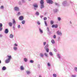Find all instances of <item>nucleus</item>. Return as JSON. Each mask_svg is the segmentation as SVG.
<instances>
[{
    "instance_id": "nucleus-51",
    "label": "nucleus",
    "mask_w": 77,
    "mask_h": 77,
    "mask_svg": "<svg viewBox=\"0 0 77 77\" xmlns=\"http://www.w3.org/2000/svg\"><path fill=\"white\" fill-rule=\"evenodd\" d=\"M54 38H56V35H54V36H53Z\"/></svg>"
},
{
    "instance_id": "nucleus-11",
    "label": "nucleus",
    "mask_w": 77,
    "mask_h": 77,
    "mask_svg": "<svg viewBox=\"0 0 77 77\" xmlns=\"http://www.w3.org/2000/svg\"><path fill=\"white\" fill-rule=\"evenodd\" d=\"M57 57L58 59H60V58L61 57V55H60V54H57Z\"/></svg>"
},
{
    "instance_id": "nucleus-3",
    "label": "nucleus",
    "mask_w": 77,
    "mask_h": 77,
    "mask_svg": "<svg viewBox=\"0 0 77 77\" xmlns=\"http://www.w3.org/2000/svg\"><path fill=\"white\" fill-rule=\"evenodd\" d=\"M40 3L41 5V9H42V8H44V0H41V1H40Z\"/></svg>"
},
{
    "instance_id": "nucleus-61",
    "label": "nucleus",
    "mask_w": 77,
    "mask_h": 77,
    "mask_svg": "<svg viewBox=\"0 0 77 77\" xmlns=\"http://www.w3.org/2000/svg\"><path fill=\"white\" fill-rule=\"evenodd\" d=\"M29 2H30V1H31V0H28Z\"/></svg>"
},
{
    "instance_id": "nucleus-35",
    "label": "nucleus",
    "mask_w": 77,
    "mask_h": 77,
    "mask_svg": "<svg viewBox=\"0 0 77 77\" xmlns=\"http://www.w3.org/2000/svg\"><path fill=\"white\" fill-rule=\"evenodd\" d=\"M72 77H76V75H75L72 74L71 75Z\"/></svg>"
},
{
    "instance_id": "nucleus-63",
    "label": "nucleus",
    "mask_w": 77,
    "mask_h": 77,
    "mask_svg": "<svg viewBox=\"0 0 77 77\" xmlns=\"http://www.w3.org/2000/svg\"><path fill=\"white\" fill-rule=\"evenodd\" d=\"M70 3H71V2H70Z\"/></svg>"
},
{
    "instance_id": "nucleus-20",
    "label": "nucleus",
    "mask_w": 77,
    "mask_h": 77,
    "mask_svg": "<svg viewBox=\"0 0 77 77\" xmlns=\"http://www.w3.org/2000/svg\"><path fill=\"white\" fill-rule=\"evenodd\" d=\"M8 24L10 26V27H12V23H11V22H9L8 23Z\"/></svg>"
},
{
    "instance_id": "nucleus-54",
    "label": "nucleus",
    "mask_w": 77,
    "mask_h": 77,
    "mask_svg": "<svg viewBox=\"0 0 77 77\" xmlns=\"http://www.w3.org/2000/svg\"><path fill=\"white\" fill-rule=\"evenodd\" d=\"M3 37V35L2 34H0V38H2Z\"/></svg>"
},
{
    "instance_id": "nucleus-60",
    "label": "nucleus",
    "mask_w": 77,
    "mask_h": 77,
    "mask_svg": "<svg viewBox=\"0 0 77 77\" xmlns=\"http://www.w3.org/2000/svg\"><path fill=\"white\" fill-rule=\"evenodd\" d=\"M2 63V62H1V60H0V63Z\"/></svg>"
},
{
    "instance_id": "nucleus-13",
    "label": "nucleus",
    "mask_w": 77,
    "mask_h": 77,
    "mask_svg": "<svg viewBox=\"0 0 77 77\" xmlns=\"http://www.w3.org/2000/svg\"><path fill=\"white\" fill-rule=\"evenodd\" d=\"M14 35H13V34H10L9 35V38H11V39H13V38H14Z\"/></svg>"
},
{
    "instance_id": "nucleus-1",
    "label": "nucleus",
    "mask_w": 77,
    "mask_h": 77,
    "mask_svg": "<svg viewBox=\"0 0 77 77\" xmlns=\"http://www.w3.org/2000/svg\"><path fill=\"white\" fill-rule=\"evenodd\" d=\"M7 57L8 58L5 61V63H9L10 62V61H11V60L12 59V56H11L7 55Z\"/></svg>"
},
{
    "instance_id": "nucleus-46",
    "label": "nucleus",
    "mask_w": 77,
    "mask_h": 77,
    "mask_svg": "<svg viewBox=\"0 0 77 77\" xmlns=\"http://www.w3.org/2000/svg\"><path fill=\"white\" fill-rule=\"evenodd\" d=\"M1 9H3V8H4V7L3 6H2L0 7Z\"/></svg>"
},
{
    "instance_id": "nucleus-33",
    "label": "nucleus",
    "mask_w": 77,
    "mask_h": 77,
    "mask_svg": "<svg viewBox=\"0 0 77 77\" xmlns=\"http://www.w3.org/2000/svg\"><path fill=\"white\" fill-rule=\"evenodd\" d=\"M55 5H56V6H60V5H59V4L56 3H55Z\"/></svg>"
},
{
    "instance_id": "nucleus-6",
    "label": "nucleus",
    "mask_w": 77,
    "mask_h": 77,
    "mask_svg": "<svg viewBox=\"0 0 77 77\" xmlns=\"http://www.w3.org/2000/svg\"><path fill=\"white\" fill-rule=\"evenodd\" d=\"M33 6L34 7V8L35 11L36 10V8H38V5L36 3H34L33 4Z\"/></svg>"
},
{
    "instance_id": "nucleus-30",
    "label": "nucleus",
    "mask_w": 77,
    "mask_h": 77,
    "mask_svg": "<svg viewBox=\"0 0 77 77\" xmlns=\"http://www.w3.org/2000/svg\"><path fill=\"white\" fill-rule=\"evenodd\" d=\"M53 77H57V75L56 74H53Z\"/></svg>"
},
{
    "instance_id": "nucleus-32",
    "label": "nucleus",
    "mask_w": 77,
    "mask_h": 77,
    "mask_svg": "<svg viewBox=\"0 0 77 77\" xmlns=\"http://www.w3.org/2000/svg\"><path fill=\"white\" fill-rule=\"evenodd\" d=\"M58 27V25H57V24H55L54 26L55 28V29H56V28H57Z\"/></svg>"
},
{
    "instance_id": "nucleus-14",
    "label": "nucleus",
    "mask_w": 77,
    "mask_h": 77,
    "mask_svg": "<svg viewBox=\"0 0 77 77\" xmlns=\"http://www.w3.org/2000/svg\"><path fill=\"white\" fill-rule=\"evenodd\" d=\"M20 69L21 71H23V70H24V67L23 66H21L20 67Z\"/></svg>"
},
{
    "instance_id": "nucleus-7",
    "label": "nucleus",
    "mask_w": 77,
    "mask_h": 77,
    "mask_svg": "<svg viewBox=\"0 0 77 77\" xmlns=\"http://www.w3.org/2000/svg\"><path fill=\"white\" fill-rule=\"evenodd\" d=\"M14 9L15 11H20V8L17 6L15 7Z\"/></svg>"
},
{
    "instance_id": "nucleus-2",
    "label": "nucleus",
    "mask_w": 77,
    "mask_h": 77,
    "mask_svg": "<svg viewBox=\"0 0 77 77\" xmlns=\"http://www.w3.org/2000/svg\"><path fill=\"white\" fill-rule=\"evenodd\" d=\"M62 4L64 6H68L69 5V4L66 1H63L62 3Z\"/></svg>"
},
{
    "instance_id": "nucleus-49",
    "label": "nucleus",
    "mask_w": 77,
    "mask_h": 77,
    "mask_svg": "<svg viewBox=\"0 0 77 77\" xmlns=\"http://www.w3.org/2000/svg\"><path fill=\"white\" fill-rule=\"evenodd\" d=\"M46 44V42H43V45H45Z\"/></svg>"
},
{
    "instance_id": "nucleus-39",
    "label": "nucleus",
    "mask_w": 77,
    "mask_h": 77,
    "mask_svg": "<svg viewBox=\"0 0 77 77\" xmlns=\"http://www.w3.org/2000/svg\"><path fill=\"white\" fill-rule=\"evenodd\" d=\"M44 23L46 26H47L48 25L47 23V22H46V21H45Z\"/></svg>"
},
{
    "instance_id": "nucleus-56",
    "label": "nucleus",
    "mask_w": 77,
    "mask_h": 77,
    "mask_svg": "<svg viewBox=\"0 0 77 77\" xmlns=\"http://www.w3.org/2000/svg\"><path fill=\"white\" fill-rule=\"evenodd\" d=\"M23 3H25V1H23L22 2Z\"/></svg>"
},
{
    "instance_id": "nucleus-45",
    "label": "nucleus",
    "mask_w": 77,
    "mask_h": 77,
    "mask_svg": "<svg viewBox=\"0 0 77 77\" xmlns=\"http://www.w3.org/2000/svg\"><path fill=\"white\" fill-rule=\"evenodd\" d=\"M21 15V13H20V12H18L17 14V15L18 16L19 15Z\"/></svg>"
},
{
    "instance_id": "nucleus-58",
    "label": "nucleus",
    "mask_w": 77,
    "mask_h": 77,
    "mask_svg": "<svg viewBox=\"0 0 77 77\" xmlns=\"http://www.w3.org/2000/svg\"><path fill=\"white\" fill-rule=\"evenodd\" d=\"M46 14H47V13H45V15Z\"/></svg>"
},
{
    "instance_id": "nucleus-8",
    "label": "nucleus",
    "mask_w": 77,
    "mask_h": 77,
    "mask_svg": "<svg viewBox=\"0 0 77 77\" xmlns=\"http://www.w3.org/2000/svg\"><path fill=\"white\" fill-rule=\"evenodd\" d=\"M57 33L58 35H60V36H62V33L61 31H57Z\"/></svg>"
},
{
    "instance_id": "nucleus-52",
    "label": "nucleus",
    "mask_w": 77,
    "mask_h": 77,
    "mask_svg": "<svg viewBox=\"0 0 77 77\" xmlns=\"http://www.w3.org/2000/svg\"><path fill=\"white\" fill-rule=\"evenodd\" d=\"M55 26V25H53L52 26V28H53L54 27V26Z\"/></svg>"
},
{
    "instance_id": "nucleus-53",
    "label": "nucleus",
    "mask_w": 77,
    "mask_h": 77,
    "mask_svg": "<svg viewBox=\"0 0 77 77\" xmlns=\"http://www.w3.org/2000/svg\"><path fill=\"white\" fill-rule=\"evenodd\" d=\"M54 51L55 52H56V51H57V50H56V49H54Z\"/></svg>"
},
{
    "instance_id": "nucleus-22",
    "label": "nucleus",
    "mask_w": 77,
    "mask_h": 77,
    "mask_svg": "<svg viewBox=\"0 0 77 77\" xmlns=\"http://www.w3.org/2000/svg\"><path fill=\"white\" fill-rule=\"evenodd\" d=\"M12 21H13V24H15L16 23V22H15V19H13Z\"/></svg>"
},
{
    "instance_id": "nucleus-29",
    "label": "nucleus",
    "mask_w": 77,
    "mask_h": 77,
    "mask_svg": "<svg viewBox=\"0 0 77 77\" xmlns=\"http://www.w3.org/2000/svg\"><path fill=\"white\" fill-rule=\"evenodd\" d=\"M44 54L45 55L46 57H48V54H47V53H44Z\"/></svg>"
},
{
    "instance_id": "nucleus-31",
    "label": "nucleus",
    "mask_w": 77,
    "mask_h": 77,
    "mask_svg": "<svg viewBox=\"0 0 77 77\" xmlns=\"http://www.w3.org/2000/svg\"><path fill=\"white\" fill-rule=\"evenodd\" d=\"M34 62V61H33V60H31L30 61V63H32Z\"/></svg>"
},
{
    "instance_id": "nucleus-28",
    "label": "nucleus",
    "mask_w": 77,
    "mask_h": 77,
    "mask_svg": "<svg viewBox=\"0 0 77 77\" xmlns=\"http://www.w3.org/2000/svg\"><path fill=\"white\" fill-rule=\"evenodd\" d=\"M14 47H17L18 46V44L16 43H14Z\"/></svg>"
},
{
    "instance_id": "nucleus-62",
    "label": "nucleus",
    "mask_w": 77,
    "mask_h": 77,
    "mask_svg": "<svg viewBox=\"0 0 77 77\" xmlns=\"http://www.w3.org/2000/svg\"><path fill=\"white\" fill-rule=\"evenodd\" d=\"M22 1H24V0H21Z\"/></svg>"
},
{
    "instance_id": "nucleus-44",
    "label": "nucleus",
    "mask_w": 77,
    "mask_h": 77,
    "mask_svg": "<svg viewBox=\"0 0 77 77\" xmlns=\"http://www.w3.org/2000/svg\"><path fill=\"white\" fill-rule=\"evenodd\" d=\"M58 41H60V37H59L58 38V39H57Z\"/></svg>"
},
{
    "instance_id": "nucleus-48",
    "label": "nucleus",
    "mask_w": 77,
    "mask_h": 77,
    "mask_svg": "<svg viewBox=\"0 0 77 77\" xmlns=\"http://www.w3.org/2000/svg\"><path fill=\"white\" fill-rule=\"evenodd\" d=\"M37 24H38V25H40V24H41V23L39 21H38L37 22Z\"/></svg>"
},
{
    "instance_id": "nucleus-59",
    "label": "nucleus",
    "mask_w": 77,
    "mask_h": 77,
    "mask_svg": "<svg viewBox=\"0 0 77 77\" xmlns=\"http://www.w3.org/2000/svg\"><path fill=\"white\" fill-rule=\"evenodd\" d=\"M70 24H72V23H71V22L70 21Z\"/></svg>"
},
{
    "instance_id": "nucleus-57",
    "label": "nucleus",
    "mask_w": 77,
    "mask_h": 77,
    "mask_svg": "<svg viewBox=\"0 0 77 77\" xmlns=\"http://www.w3.org/2000/svg\"><path fill=\"white\" fill-rule=\"evenodd\" d=\"M39 77H42V76H41V75H39Z\"/></svg>"
},
{
    "instance_id": "nucleus-36",
    "label": "nucleus",
    "mask_w": 77,
    "mask_h": 77,
    "mask_svg": "<svg viewBox=\"0 0 77 77\" xmlns=\"http://www.w3.org/2000/svg\"><path fill=\"white\" fill-rule=\"evenodd\" d=\"M22 23L23 24H24L25 23V20H23L22 21Z\"/></svg>"
},
{
    "instance_id": "nucleus-42",
    "label": "nucleus",
    "mask_w": 77,
    "mask_h": 77,
    "mask_svg": "<svg viewBox=\"0 0 77 77\" xmlns=\"http://www.w3.org/2000/svg\"><path fill=\"white\" fill-rule=\"evenodd\" d=\"M49 54L51 56H53V54H52V52H49Z\"/></svg>"
},
{
    "instance_id": "nucleus-27",
    "label": "nucleus",
    "mask_w": 77,
    "mask_h": 77,
    "mask_svg": "<svg viewBox=\"0 0 77 77\" xmlns=\"http://www.w3.org/2000/svg\"><path fill=\"white\" fill-rule=\"evenodd\" d=\"M51 42H52V44H54L55 42H54V41L53 39H52L51 40Z\"/></svg>"
},
{
    "instance_id": "nucleus-12",
    "label": "nucleus",
    "mask_w": 77,
    "mask_h": 77,
    "mask_svg": "<svg viewBox=\"0 0 77 77\" xmlns=\"http://www.w3.org/2000/svg\"><path fill=\"white\" fill-rule=\"evenodd\" d=\"M39 30L40 32V34H42V33H43V31L42 30V29L40 28H39Z\"/></svg>"
},
{
    "instance_id": "nucleus-5",
    "label": "nucleus",
    "mask_w": 77,
    "mask_h": 77,
    "mask_svg": "<svg viewBox=\"0 0 77 77\" xmlns=\"http://www.w3.org/2000/svg\"><path fill=\"white\" fill-rule=\"evenodd\" d=\"M46 2L47 3H49V4H51L52 5L53 3V1L52 0H46Z\"/></svg>"
},
{
    "instance_id": "nucleus-17",
    "label": "nucleus",
    "mask_w": 77,
    "mask_h": 77,
    "mask_svg": "<svg viewBox=\"0 0 77 77\" xmlns=\"http://www.w3.org/2000/svg\"><path fill=\"white\" fill-rule=\"evenodd\" d=\"M23 60L25 62H27L28 61V60H27V59L26 58H23Z\"/></svg>"
},
{
    "instance_id": "nucleus-19",
    "label": "nucleus",
    "mask_w": 77,
    "mask_h": 77,
    "mask_svg": "<svg viewBox=\"0 0 77 77\" xmlns=\"http://www.w3.org/2000/svg\"><path fill=\"white\" fill-rule=\"evenodd\" d=\"M26 73L28 75H29V74H30L31 72H30V71L27 70L26 71Z\"/></svg>"
},
{
    "instance_id": "nucleus-38",
    "label": "nucleus",
    "mask_w": 77,
    "mask_h": 77,
    "mask_svg": "<svg viewBox=\"0 0 77 77\" xmlns=\"http://www.w3.org/2000/svg\"><path fill=\"white\" fill-rule=\"evenodd\" d=\"M74 69L75 71L76 72H77V67H75L74 68Z\"/></svg>"
},
{
    "instance_id": "nucleus-9",
    "label": "nucleus",
    "mask_w": 77,
    "mask_h": 77,
    "mask_svg": "<svg viewBox=\"0 0 77 77\" xmlns=\"http://www.w3.org/2000/svg\"><path fill=\"white\" fill-rule=\"evenodd\" d=\"M3 24L2 23H0V31H2L3 30Z\"/></svg>"
},
{
    "instance_id": "nucleus-24",
    "label": "nucleus",
    "mask_w": 77,
    "mask_h": 77,
    "mask_svg": "<svg viewBox=\"0 0 77 77\" xmlns=\"http://www.w3.org/2000/svg\"><path fill=\"white\" fill-rule=\"evenodd\" d=\"M18 4L20 6H21L22 5V2L21 1H19L18 2Z\"/></svg>"
},
{
    "instance_id": "nucleus-23",
    "label": "nucleus",
    "mask_w": 77,
    "mask_h": 77,
    "mask_svg": "<svg viewBox=\"0 0 77 77\" xmlns=\"http://www.w3.org/2000/svg\"><path fill=\"white\" fill-rule=\"evenodd\" d=\"M50 23L51 24V25H53V24H54V21L53 20H51L50 21Z\"/></svg>"
},
{
    "instance_id": "nucleus-47",
    "label": "nucleus",
    "mask_w": 77,
    "mask_h": 77,
    "mask_svg": "<svg viewBox=\"0 0 77 77\" xmlns=\"http://www.w3.org/2000/svg\"><path fill=\"white\" fill-rule=\"evenodd\" d=\"M17 27L18 29H20V27H21V26L20 25H19L17 26Z\"/></svg>"
},
{
    "instance_id": "nucleus-10",
    "label": "nucleus",
    "mask_w": 77,
    "mask_h": 77,
    "mask_svg": "<svg viewBox=\"0 0 77 77\" xmlns=\"http://www.w3.org/2000/svg\"><path fill=\"white\" fill-rule=\"evenodd\" d=\"M19 19L20 21H22L24 20V17L23 16H20L19 17Z\"/></svg>"
},
{
    "instance_id": "nucleus-43",
    "label": "nucleus",
    "mask_w": 77,
    "mask_h": 77,
    "mask_svg": "<svg viewBox=\"0 0 77 77\" xmlns=\"http://www.w3.org/2000/svg\"><path fill=\"white\" fill-rule=\"evenodd\" d=\"M58 20L59 21H60V20H61V18H60V17H58Z\"/></svg>"
},
{
    "instance_id": "nucleus-26",
    "label": "nucleus",
    "mask_w": 77,
    "mask_h": 77,
    "mask_svg": "<svg viewBox=\"0 0 77 77\" xmlns=\"http://www.w3.org/2000/svg\"><path fill=\"white\" fill-rule=\"evenodd\" d=\"M47 66H48L50 67L51 66V64H50V63H48L47 64Z\"/></svg>"
},
{
    "instance_id": "nucleus-50",
    "label": "nucleus",
    "mask_w": 77,
    "mask_h": 77,
    "mask_svg": "<svg viewBox=\"0 0 77 77\" xmlns=\"http://www.w3.org/2000/svg\"><path fill=\"white\" fill-rule=\"evenodd\" d=\"M38 68H40V65L38 64Z\"/></svg>"
},
{
    "instance_id": "nucleus-15",
    "label": "nucleus",
    "mask_w": 77,
    "mask_h": 77,
    "mask_svg": "<svg viewBox=\"0 0 77 77\" xmlns=\"http://www.w3.org/2000/svg\"><path fill=\"white\" fill-rule=\"evenodd\" d=\"M13 49L14 51H17L18 50V48L16 47H14Z\"/></svg>"
},
{
    "instance_id": "nucleus-16",
    "label": "nucleus",
    "mask_w": 77,
    "mask_h": 77,
    "mask_svg": "<svg viewBox=\"0 0 77 77\" xmlns=\"http://www.w3.org/2000/svg\"><path fill=\"white\" fill-rule=\"evenodd\" d=\"M2 71H5L6 69V67L5 66H4L2 68Z\"/></svg>"
},
{
    "instance_id": "nucleus-37",
    "label": "nucleus",
    "mask_w": 77,
    "mask_h": 77,
    "mask_svg": "<svg viewBox=\"0 0 77 77\" xmlns=\"http://www.w3.org/2000/svg\"><path fill=\"white\" fill-rule=\"evenodd\" d=\"M15 25H13V28L14 30H15Z\"/></svg>"
},
{
    "instance_id": "nucleus-34",
    "label": "nucleus",
    "mask_w": 77,
    "mask_h": 77,
    "mask_svg": "<svg viewBox=\"0 0 77 77\" xmlns=\"http://www.w3.org/2000/svg\"><path fill=\"white\" fill-rule=\"evenodd\" d=\"M35 14L36 15H39V13L38 12H36L35 13Z\"/></svg>"
},
{
    "instance_id": "nucleus-18",
    "label": "nucleus",
    "mask_w": 77,
    "mask_h": 77,
    "mask_svg": "<svg viewBox=\"0 0 77 77\" xmlns=\"http://www.w3.org/2000/svg\"><path fill=\"white\" fill-rule=\"evenodd\" d=\"M5 33H8V32H9V31L8 30V29H6L5 31Z\"/></svg>"
},
{
    "instance_id": "nucleus-41",
    "label": "nucleus",
    "mask_w": 77,
    "mask_h": 77,
    "mask_svg": "<svg viewBox=\"0 0 77 77\" xmlns=\"http://www.w3.org/2000/svg\"><path fill=\"white\" fill-rule=\"evenodd\" d=\"M47 30H48V32H50V30H49V28H48V27H47Z\"/></svg>"
},
{
    "instance_id": "nucleus-25",
    "label": "nucleus",
    "mask_w": 77,
    "mask_h": 77,
    "mask_svg": "<svg viewBox=\"0 0 77 77\" xmlns=\"http://www.w3.org/2000/svg\"><path fill=\"white\" fill-rule=\"evenodd\" d=\"M54 12L56 13L58 11V9L56 8L55 9H54Z\"/></svg>"
},
{
    "instance_id": "nucleus-55",
    "label": "nucleus",
    "mask_w": 77,
    "mask_h": 77,
    "mask_svg": "<svg viewBox=\"0 0 77 77\" xmlns=\"http://www.w3.org/2000/svg\"><path fill=\"white\" fill-rule=\"evenodd\" d=\"M43 17V16L41 15L40 16V18H42Z\"/></svg>"
},
{
    "instance_id": "nucleus-4",
    "label": "nucleus",
    "mask_w": 77,
    "mask_h": 77,
    "mask_svg": "<svg viewBox=\"0 0 77 77\" xmlns=\"http://www.w3.org/2000/svg\"><path fill=\"white\" fill-rule=\"evenodd\" d=\"M48 45L46 44L45 47V49L46 50L47 53L49 52V49H48Z\"/></svg>"
},
{
    "instance_id": "nucleus-21",
    "label": "nucleus",
    "mask_w": 77,
    "mask_h": 77,
    "mask_svg": "<svg viewBox=\"0 0 77 77\" xmlns=\"http://www.w3.org/2000/svg\"><path fill=\"white\" fill-rule=\"evenodd\" d=\"M40 56L41 57H44V54L42 53H41L40 54Z\"/></svg>"
},
{
    "instance_id": "nucleus-40",
    "label": "nucleus",
    "mask_w": 77,
    "mask_h": 77,
    "mask_svg": "<svg viewBox=\"0 0 77 77\" xmlns=\"http://www.w3.org/2000/svg\"><path fill=\"white\" fill-rule=\"evenodd\" d=\"M47 17H45L44 18V20L45 21V20H47Z\"/></svg>"
}]
</instances>
